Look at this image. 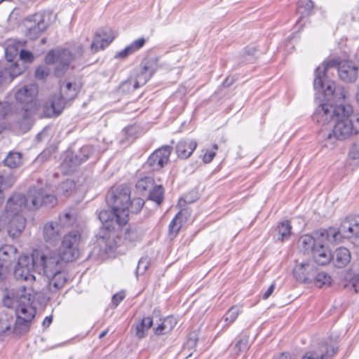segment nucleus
<instances>
[{
	"label": "nucleus",
	"instance_id": "nucleus-1",
	"mask_svg": "<svg viewBox=\"0 0 359 359\" xmlns=\"http://www.w3.org/2000/svg\"><path fill=\"white\" fill-rule=\"evenodd\" d=\"M130 198V189L127 186H119L110 191L107 196V203L110 210H103L99 212L98 217L102 224V228L97 235L100 245H104L107 253L112 252L117 247L118 230L128 222L127 207Z\"/></svg>",
	"mask_w": 359,
	"mask_h": 359
},
{
	"label": "nucleus",
	"instance_id": "nucleus-2",
	"mask_svg": "<svg viewBox=\"0 0 359 359\" xmlns=\"http://www.w3.org/2000/svg\"><path fill=\"white\" fill-rule=\"evenodd\" d=\"M336 116L335 124L327 135L326 140L334 143V140H345L359 133V114H353L350 104L337 106Z\"/></svg>",
	"mask_w": 359,
	"mask_h": 359
},
{
	"label": "nucleus",
	"instance_id": "nucleus-3",
	"mask_svg": "<svg viewBox=\"0 0 359 359\" xmlns=\"http://www.w3.org/2000/svg\"><path fill=\"white\" fill-rule=\"evenodd\" d=\"M330 67H335L341 81L346 83H353L358 79L359 62L349 59L336 58L323 62L315 69L313 81L314 89H322L325 81V72Z\"/></svg>",
	"mask_w": 359,
	"mask_h": 359
},
{
	"label": "nucleus",
	"instance_id": "nucleus-4",
	"mask_svg": "<svg viewBox=\"0 0 359 359\" xmlns=\"http://www.w3.org/2000/svg\"><path fill=\"white\" fill-rule=\"evenodd\" d=\"M30 259L34 270L39 274L43 273L47 278H50V276H53L56 271L62 269L65 262L60 258V254L46 255L38 250L33 251L31 258L24 255V264L27 265Z\"/></svg>",
	"mask_w": 359,
	"mask_h": 359
},
{
	"label": "nucleus",
	"instance_id": "nucleus-5",
	"mask_svg": "<svg viewBox=\"0 0 359 359\" xmlns=\"http://www.w3.org/2000/svg\"><path fill=\"white\" fill-rule=\"evenodd\" d=\"M321 239H327L331 243H337L340 238H359V215L346 217L341 223L338 230L330 227L321 229L318 233Z\"/></svg>",
	"mask_w": 359,
	"mask_h": 359
},
{
	"label": "nucleus",
	"instance_id": "nucleus-6",
	"mask_svg": "<svg viewBox=\"0 0 359 359\" xmlns=\"http://www.w3.org/2000/svg\"><path fill=\"white\" fill-rule=\"evenodd\" d=\"M24 281L32 283L30 287L24 285V299L27 300L29 306L25 308L24 302V332H26L29 330V325L36 313V308L32 305L40 288L39 283L36 281V277L30 273L24 275Z\"/></svg>",
	"mask_w": 359,
	"mask_h": 359
},
{
	"label": "nucleus",
	"instance_id": "nucleus-7",
	"mask_svg": "<svg viewBox=\"0 0 359 359\" xmlns=\"http://www.w3.org/2000/svg\"><path fill=\"white\" fill-rule=\"evenodd\" d=\"M22 254L11 245L0 248V281L5 278V273L12 263L15 262L13 275L17 280L22 278V266L20 263Z\"/></svg>",
	"mask_w": 359,
	"mask_h": 359
},
{
	"label": "nucleus",
	"instance_id": "nucleus-8",
	"mask_svg": "<svg viewBox=\"0 0 359 359\" xmlns=\"http://www.w3.org/2000/svg\"><path fill=\"white\" fill-rule=\"evenodd\" d=\"M53 21V15L50 11L36 13L24 19L26 35L30 39L37 38L45 32Z\"/></svg>",
	"mask_w": 359,
	"mask_h": 359
},
{
	"label": "nucleus",
	"instance_id": "nucleus-9",
	"mask_svg": "<svg viewBox=\"0 0 359 359\" xmlns=\"http://www.w3.org/2000/svg\"><path fill=\"white\" fill-rule=\"evenodd\" d=\"M94 151L93 147L90 145L82 147L77 152L67 151L60 164L62 172L65 175L73 172L80 164L90 158Z\"/></svg>",
	"mask_w": 359,
	"mask_h": 359
},
{
	"label": "nucleus",
	"instance_id": "nucleus-10",
	"mask_svg": "<svg viewBox=\"0 0 359 359\" xmlns=\"http://www.w3.org/2000/svg\"><path fill=\"white\" fill-rule=\"evenodd\" d=\"M22 289H11L6 290L5 294L2 298L4 305L15 311L16 316V323L15 324L13 330L18 334H21L22 318L21 314H22Z\"/></svg>",
	"mask_w": 359,
	"mask_h": 359
},
{
	"label": "nucleus",
	"instance_id": "nucleus-11",
	"mask_svg": "<svg viewBox=\"0 0 359 359\" xmlns=\"http://www.w3.org/2000/svg\"><path fill=\"white\" fill-rule=\"evenodd\" d=\"M73 60L74 55L69 50L57 48L50 50L46 54L44 60L46 65L57 63L54 73L57 77H61L67 72Z\"/></svg>",
	"mask_w": 359,
	"mask_h": 359
},
{
	"label": "nucleus",
	"instance_id": "nucleus-12",
	"mask_svg": "<svg viewBox=\"0 0 359 359\" xmlns=\"http://www.w3.org/2000/svg\"><path fill=\"white\" fill-rule=\"evenodd\" d=\"M57 203L55 195L46 194L43 189H30L24 195V208L36 210L41 206L54 207Z\"/></svg>",
	"mask_w": 359,
	"mask_h": 359
},
{
	"label": "nucleus",
	"instance_id": "nucleus-13",
	"mask_svg": "<svg viewBox=\"0 0 359 359\" xmlns=\"http://www.w3.org/2000/svg\"><path fill=\"white\" fill-rule=\"evenodd\" d=\"M80 240L81 234L77 230L71 231L64 236L59 254L65 262H73L78 257Z\"/></svg>",
	"mask_w": 359,
	"mask_h": 359
},
{
	"label": "nucleus",
	"instance_id": "nucleus-14",
	"mask_svg": "<svg viewBox=\"0 0 359 359\" xmlns=\"http://www.w3.org/2000/svg\"><path fill=\"white\" fill-rule=\"evenodd\" d=\"M22 197L20 194L13 195L7 201L6 212L8 216L13 217L8 227V234L13 238L19 236L21 233L22 226L20 224L15 229L13 226L15 224V217H18L22 212Z\"/></svg>",
	"mask_w": 359,
	"mask_h": 359
},
{
	"label": "nucleus",
	"instance_id": "nucleus-15",
	"mask_svg": "<svg viewBox=\"0 0 359 359\" xmlns=\"http://www.w3.org/2000/svg\"><path fill=\"white\" fill-rule=\"evenodd\" d=\"M172 147L165 145L156 149L148 157L144 168L151 171H159L168 164L172 152Z\"/></svg>",
	"mask_w": 359,
	"mask_h": 359
},
{
	"label": "nucleus",
	"instance_id": "nucleus-16",
	"mask_svg": "<svg viewBox=\"0 0 359 359\" xmlns=\"http://www.w3.org/2000/svg\"><path fill=\"white\" fill-rule=\"evenodd\" d=\"M38 92L39 87L35 83L24 86V121L35 113L39 106Z\"/></svg>",
	"mask_w": 359,
	"mask_h": 359
},
{
	"label": "nucleus",
	"instance_id": "nucleus-17",
	"mask_svg": "<svg viewBox=\"0 0 359 359\" xmlns=\"http://www.w3.org/2000/svg\"><path fill=\"white\" fill-rule=\"evenodd\" d=\"M320 230L321 229L315 232V235L317 236L319 242L314 246L311 253L316 263L319 265H325L328 264L332 259L331 251L326 245L327 243L334 244V243H331L327 239L320 238L318 233Z\"/></svg>",
	"mask_w": 359,
	"mask_h": 359
},
{
	"label": "nucleus",
	"instance_id": "nucleus-18",
	"mask_svg": "<svg viewBox=\"0 0 359 359\" xmlns=\"http://www.w3.org/2000/svg\"><path fill=\"white\" fill-rule=\"evenodd\" d=\"M158 58L156 57H144L141 62L136 76L140 82L145 84L158 69Z\"/></svg>",
	"mask_w": 359,
	"mask_h": 359
},
{
	"label": "nucleus",
	"instance_id": "nucleus-19",
	"mask_svg": "<svg viewBox=\"0 0 359 359\" xmlns=\"http://www.w3.org/2000/svg\"><path fill=\"white\" fill-rule=\"evenodd\" d=\"M316 268L314 264L311 263L297 264L293 269L294 277L299 282L311 284V280L313 279Z\"/></svg>",
	"mask_w": 359,
	"mask_h": 359
},
{
	"label": "nucleus",
	"instance_id": "nucleus-20",
	"mask_svg": "<svg viewBox=\"0 0 359 359\" xmlns=\"http://www.w3.org/2000/svg\"><path fill=\"white\" fill-rule=\"evenodd\" d=\"M334 114L336 115V107L334 108L327 103H321L316 109L312 119L314 122L324 126L330 122Z\"/></svg>",
	"mask_w": 359,
	"mask_h": 359
},
{
	"label": "nucleus",
	"instance_id": "nucleus-21",
	"mask_svg": "<svg viewBox=\"0 0 359 359\" xmlns=\"http://www.w3.org/2000/svg\"><path fill=\"white\" fill-rule=\"evenodd\" d=\"M114 39L111 31L99 30L95 33L90 45L91 50L96 53L100 50H104L113 41Z\"/></svg>",
	"mask_w": 359,
	"mask_h": 359
},
{
	"label": "nucleus",
	"instance_id": "nucleus-22",
	"mask_svg": "<svg viewBox=\"0 0 359 359\" xmlns=\"http://www.w3.org/2000/svg\"><path fill=\"white\" fill-rule=\"evenodd\" d=\"M69 101L63 99L60 95L55 97L50 103H46L43 107L44 115L47 117L57 116L60 115Z\"/></svg>",
	"mask_w": 359,
	"mask_h": 359
},
{
	"label": "nucleus",
	"instance_id": "nucleus-23",
	"mask_svg": "<svg viewBox=\"0 0 359 359\" xmlns=\"http://www.w3.org/2000/svg\"><path fill=\"white\" fill-rule=\"evenodd\" d=\"M44 240L53 244L60 240V225L56 222H48L44 224L43 229Z\"/></svg>",
	"mask_w": 359,
	"mask_h": 359
},
{
	"label": "nucleus",
	"instance_id": "nucleus-24",
	"mask_svg": "<svg viewBox=\"0 0 359 359\" xmlns=\"http://www.w3.org/2000/svg\"><path fill=\"white\" fill-rule=\"evenodd\" d=\"M144 235V229L137 225H130L126 229L124 235V242L128 245H135L140 242Z\"/></svg>",
	"mask_w": 359,
	"mask_h": 359
},
{
	"label": "nucleus",
	"instance_id": "nucleus-25",
	"mask_svg": "<svg viewBox=\"0 0 359 359\" xmlns=\"http://www.w3.org/2000/svg\"><path fill=\"white\" fill-rule=\"evenodd\" d=\"M197 147V143L194 140H182L176 145V153L182 159L188 158Z\"/></svg>",
	"mask_w": 359,
	"mask_h": 359
},
{
	"label": "nucleus",
	"instance_id": "nucleus-26",
	"mask_svg": "<svg viewBox=\"0 0 359 359\" xmlns=\"http://www.w3.org/2000/svg\"><path fill=\"white\" fill-rule=\"evenodd\" d=\"M21 74V69L16 62L11 63L9 67H4L0 62V85L4 82L12 81Z\"/></svg>",
	"mask_w": 359,
	"mask_h": 359
},
{
	"label": "nucleus",
	"instance_id": "nucleus-27",
	"mask_svg": "<svg viewBox=\"0 0 359 359\" xmlns=\"http://www.w3.org/2000/svg\"><path fill=\"white\" fill-rule=\"evenodd\" d=\"M337 351V348L325 346L317 351L306 353L302 359H331Z\"/></svg>",
	"mask_w": 359,
	"mask_h": 359
},
{
	"label": "nucleus",
	"instance_id": "nucleus-28",
	"mask_svg": "<svg viewBox=\"0 0 359 359\" xmlns=\"http://www.w3.org/2000/svg\"><path fill=\"white\" fill-rule=\"evenodd\" d=\"M332 258L336 267L343 268L350 262L351 252L347 248L341 247L335 250Z\"/></svg>",
	"mask_w": 359,
	"mask_h": 359
},
{
	"label": "nucleus",
	"instance_id": "nucleus-29",
	"mask_svg": "<svg viewBox=\"0 0 359 359\" xmlns=\"http://www.w3.org/2000/svg\"><path fill=\"white\" fill-rule=\"evenodd\" d=\"M292 233L290 222L285 220L278 224L273 232V238L277 241L283 242L290 238Z\"/></svg>",
	"mask_w": 359,
	"mask_h": 359
},
{
	"label": "nucleus",
	"instance_id": "nucleus-30",
	"mask_svg": "<svg viewBox=\"0 0 359 359\" xmlns=\"http://www.w3.org/2000/svg\"><path fill=\"white\" fill-rule=\"evenodd\" d=\"M80 87L76 82L64 81L60 85V95L63 99L71 101L77 96Z\"/></svg>",
	"mask_w": 359,
	"mask_h": 359
},
{
	"label": "nucleus",
	"instance_id": "nucleus-31",
	"mask_svg": "<svg viewBox=\"0 0 359 359\" xmlns=\"http://www.w3.org/2000/svg\"><path fill=\"white\" fill-rule=\"evenodd\" d=\"M144 38H140L133 41L130 45L127 46L124 49L117 52L114 56L116 59H126L129 55L133 54L145 44Z\"/></svg>",
	"mask_w": 359,
	"mask_h": 359
},
{
	"label": "nucleus",
	"instance_id": "nucleus-32",
	"mask_svg": "<svg viewBox=\"0 0 359 359\" xmlns=\"http://www.w3.org/2000/svg\"><path fill=\"white\" fill-rule=\"evenodd\" d=\"M5 56L8 62L18 57L22 60V43L20 41L9 43L5 48Z\"/></svg>",
	"mask_w": 359,
	"mask_h": 359
},
{
	"label": "nucleus",
	"instance_id": "nucleus-33",
	"mask_svg": "<svg viewBox=\"0 0 359 359\" xmlns=\"http://www.w3.org/2000/svg\"><path fill=\"white\" fill-rule=\"evenodd\" d=\"M53 276H50L49 280L50 289L53 292H56L61 289L66 283L67 278L65 271L61 270L56 271Z\"/></svg>",
	"mask_w": 359,
	"mask_h": 359
},
{
	"label": "nucleus",
	"instance_id": "nucleus-34",
	"mask_svg": "<svg viewBox=\"0 0 359 359\" xmlns=\"http://www.w3.org/2000/svg\"><path fill=\"white\" fill-rule=\"evenodd\" d=\"M153 325V318L150 316L144 317L135 325V336L142 339L147 335L148 330Z\"/></svg>",
	"mask_w": 359,
	"mask_h": 359
},
{
	"label": "nucleus",
	"instance_id": "nucleus-35",
	"mask_svg": "<svg viewBox=\"0 0 359 359\" xmlns=\"http://www.w3.org/2000/svg\"><path fill=\"white\" fill-rule=\"evenodd\" d=\"M313 275V279L311 280V283L313 284L316 287L321 288L331 285L332 278L327 273L318 271L316 268Z\"/></svg>",
	"mask_w": 359,
	"mask_h": 359
},
{
	"label": "nucleus",
	"instance_id": "nucleus-36",
	"mask_svg": "<svg viewBox=\"0 0 359 359\" xmlns=\"http://www.w3.org/2000/svg\"><path fill=\"white\" fill-rule=\"evenodd\" d=\"M313 6V2L311 0H299L297 4V11L300 15L299 20L311 15Z\"/></svg>",
	"mask_w": 359,
	"mask_h": 359
},
{
	"label": "nucleus",
	"instance_id": "nucleus-37",
	"mask_svg": "<svg viewBox=\"0 0 359 359\" xmlns=\"http://www.w3.org/2000/svg\"><path fill=\"white\" fill-rule=\"evenodd\" d=\"M140 79L137 76H135V79L129 78L121 83L119 89L121 91L125 93L133 92L140 86L144 85V83L140 82Z\"/></svg>",
	"mask_w": 359,
	"mask_h": 359
},
{
	"label": "nucleus",
	"instance_id": "nucleus-38",
	"mask_svg": "<svg viewBox=\"0 0 359 359\" xmlns=\"http://www.w3.org/2000/svg\"><path fill=\"white\" fill-rule=\"evenodd\" d=\"M164 192L165 190L162 185H154L149 193L148 199L160 205L164 200Z\"/></svg>",
	"mask_w": 359,
	"mask_h": 359
},
{
	"label": "nucleus",
	"instance_id": "nucleus-39",
	"mask_svg": "<svg viewBox=\"0 0 359 359\" xmlns=\"http://www.w3.org/2000/svg\"><path fill=\"white\" fill-rule=\"evenodd\" d=\"M314 237L308 234L304 235L299 238V242L305 252L313 250L314 246L317 245L319 240L314 234Z\"/></svg>",
	"mask_w": 359,
	"mask_h": 359
},
{
	"label": "nucleus",
	"instance_id": "nucleus-40",
	"mask_svg": "<svg viewBox=\"0 0 359 359\" xmlns=\"http://www.w3.org/2000/svg\"><path fill=\"white\" fill-rule=\"evenodd\" d=\"M335 83L327 79L325 74V81L323 82V88L322 89H315L319 92H323L325 97L337 96L338 91L337 90Z\"/></svg>",
	"mask_w": 359,
	"mask_h": 359
},
{
	"label": "nucleus",
	"instance_id": "nucleus-41",
	"mask_svg": "<svg viewBox=\"0 0 359 359\" xmlns=\"http://www.w3.org/2000/svg\"><path fill=\"white\" fill-rule=\"evenodd\" d=\"M241 312V309L237 306H231L224 314L222 319L226 324L224 327H228L231 325L238 318L239 313Z\"/></svg>",
	"mask_w": 359,
	"mask_h": 359
},
{
	"label": "nucleus",
	"instance_id": "nucleus-42",
	"mask_svg": "<svg viewBox=\"0 0 359 359\" xmlns=\"http://www.w3.org/2000/svg\"><path fill=\"white\" fill-rule=\"evenodd\" d=\"M76 188V184L74 180H67L58 187L57 192L65 197H68L72 194Z\"/></svg>",
	"mask_w": 359,
	"mask_h": 359
},
{
	"label": "nucleus",
	"instance_id": "nucleus-43",
	"mask_svg": "<svg viewBox=\"0 0 359 359\" xmlns=\"http://www.w3.org/2000/svg\"><path fill=\"white\" fill-rule=\"evenodd\" d=\"M144 205V201L141 198H130L128 206L127 207V219H128V215L138 214L142 209Z\"/></svg>",
	"mask_w": 359,
	"mask_h": 359
},
{
	"label": "nucleus",
	"instance_id": "nucleus-44",
	"mask_svg": "<svg viewBox=\"0 0 359 359\" xmlns=\"http://www.w3.org/2000/svg\"><path fill=\"white\" fill-rule=\"evenodd\" d=\"M11 323L8 314L0 313V339L11 330Z\"/></svg>",
	"mask_w": 359,
	"mask_h": 359
},
{
	"label": "nucleus",
	"instance_id": "nucleus-45",
	"mask_svg": "<svg viewBox=\"0 0 359 359\" xmlns=\"http://www.w3.org/2000/svg\"><path fill=\"white\" fill-rule=\"evenodd\" d=\"M21 162V154L19 152H11L4 160V163L9 168H15Z\"/></svg>",
	"mask_w": 359,
	"mask_h": 359
},
{
	"label": "nucleus",
	"instance_id": "nucleus-46",
	"mask_svg": "<svg viewBox=\"0 0 359 359\" xmlns=\"http://www.w3.org/2000/svg\"><path fill=\"white\" fill-rule=\"evenodd\" d=\"M154 180L151 177H144L140 178L136 183V188L140 191H145L154 187Z\"/></svg>",
	"mask_w": 359,
	"mask_h": 359
},
{
	"label": "nucleus",
	"instance_id": "nucleus-47",
	"mask_svg": "<svg viewBox=\"0 0 359 359\" xmlns=\"http://www.w3.org/2000/svg\"><path fill=\"white\" fill-rule=\"evenodd\" d=\"M138 127L136 125H130L126 127L122 133L126 136L128 141H133L137 137Z\"/></svg>",
	"mask_w": 359,
	"mask_h": 359
},
{
	"label": "nucleus",
	"instance_id": "nucleus-48",
	"mask_svg": "<svg viewBox=\"0 0 359 359\" xmlns=\"http://www.w3.org/2000/svg\"><path fill=\"white\" fill-rule=\"evenodd\" d=\"M198 341V334L196 331L191 332L187 337V340L185 344V347L189 350H196V346Z\"/></svg>",
	"mask_w": 359,
	"mask_h": 359
},
{
	"label": "nucleus",
	"instance_id": "nucleus-49",
	"mask_svg": "<svg viewBox=\"0 0 359 359\" xmlns=\"http://www.w3.org/2000/svg\"><path fill=\"white\" fill-rule=\"evenodd\" d=\"M150 264L149 259L147 257H142L137 264L136 274L137 276L144 274Z\"/></svg>",
	"mask_w": 359,
	"mask_h": 359
},
{
	"label": "nucleus",
	"instance_id": "nucleus-50",
	"mask_svg": "<svg viewBox=\"0 0 359 359\" xmlns=\"http://www.w3.org/2000/svg\"><path fill=\"white\" fill-rule=\"evenodd\" d=\"M50 74V69L45 65L39 66L34 72V76L38 80L46 79Z\"/></svg>",
	"mask_w": 359,
	"mask_h": 359
},
{
	"label": "nucleus",
	"instance_id": "nucleus-51",
	"mask_svg": "<svg viewBox=\"0 0 359 359\" xmlns=\"http://www.w3.org/2000/svg\"><path fill=\"white\" fill-rule=\"evenodd\" d=\"M180 214V212L177 213L169 224V234L172 236H176L182 227V225L177 222V219Z\"/></svg>",
	"mask_w": 359,
	"mask_h": 359
},
{
	"label": "nucleus",
	"instance_id": "nucleus-52",
	"mask_svg": "<svg viewBox=\"0 0 359 359\" xmlns=\"http://www.w3.org/2000/svg\"><path fill=\"white\" fill-rule=\"evenodd\" d=\"M11 108L8 102L0 101V119H3L11 112Z\"/></svg>",
	"mask_w": 359,
	"mask_h": 359
},
{
	"label": "nucleus",
	"instance_id": "nucleus-53",
	"mask_svg": "<svg viewBox=\"0 0 359 359\" xmlns=\"http://www.w3.org/2000/svg\"><path fill=\"white\" fill-rule=\"evenodd\" d=\"M125 297H126V294L123 291H121L119 292L114 294L112 296V299H111L112 304L115 306H117L124 299Z\"/></svg>",
	"mask_w": 359,
	"mask_h": 359
},
{
	"label": "nucleus",
	"instance_id": "nucleus-54",
	"mask_svg": "<svg viewBox=\"0 0 359 359\" xmlns=\"http://www.w3.org/2000/svg\"><path fill=\"white\" fill-rule=\"evenodd\" d=\"M154 332L157 336L166 334L169 333V332L167 331V327H166V325H165L164 321H163L156 327L154 328Z\"/></svg>",
	"mask_w": 359,
	"mask_h": 359
},
{
	"label": "nucleus",
	"instance_id": "nucleus-55",
	"mask_svg": "<svg viewBox=\"0 0 359 359\" xmlns=\"http://www.w3.org/2000/svg\"><path fill=\"white\" fill-rule=\"evenodd\" d=\"M349 156L352 159L359 158V142L354 143L349 151Z\"/></svg>",
	"mask_w": 359,
	"mask_h": 359
},
{
	"label": "nucleus",
	"instance_id": "nucleus-56",
	"mask_svg": "<svg viewBox=\"0 0 359 359\" xmlns=\"http://www.w3.org/2000/svg\"><path fill=\"white\" fill-rule=\"evenodd\" d=\"M216 155L215 151L207 150L203 156L202 160L205 163H210L212 162Z\"/></svg>",
	"mask_w": 359,
	"mask_h": 359
},
{
	"label": "nucleus",
	"instance_id": "nucleus-57",
	"mask_svg": "<svg viewBox=\"0 0 359 359\" xmlns=\"http://www.w3.org/2000/svg\"><path fill=\"white\" fill-rule=\"evenodd\" d=\"M163 321L166 325L167 331L169 332L172 330L177 324L176 320L174 318L170 316L165 318Z\"/></svg>",
	"mask_w": 359,
	"mask_h": 359
},
{
	"label": "nucleus",
	"instance_id": "nucleus-58",
	"mask_svg": "<svg viewBox=\"0 0 359 359\" xmlns=\"http://www.w3.org/2000/svg\"><path fill=\"white\" fill-rule=\"evenodd\" d=\"M337 90L338 91V95L333 96L334 99L337 101L344 100L347 96V91L342 86H337Z\"/></svg>",
	"mask_w": 359,
	"mask_h": 359
},
{
	"label": "nucleus",
	"instance_id": "nucleus-59",
	"mask_svg": "<svg viewBox=\"0 0 359 359\" xmlns=\"http://www.w3.org/2000/svg\"><path fill=\"white\" fill-rule=\"evenodd\" d=\"M22 11L20 8H14L9 15V20L12 21H20Z\"/></svg>",
	"mask_w": 359,
	"mask_h": 359
},
{
	"label": "nucleus",
	"instance_id": "nucleus-60",
	"mask_svg": "<svg viewBox=\"0 0 359 359\" xmlns=\"http://www.w3.org/2000/svg\"><path fill=\"white\" fill-rule=\"evenodd\" d=\"M73 218V215L70 212H65L62 215L60 216V220L64 224H70L72 222V219Z\"/></svg>",
	"mask_w": 359,
	"mask_h": 359
},
{
	"label": "nucleus",
	"instance_id": "nucleus-61",
	"mask_svg": "<svg viewBox=\"0 0 359 359\" xmlns=\"http://www.w3.org/2000/svg\"><path fill=\"white\" fill-rule=\"evenodd\" d=\"M275 287H276V283H273L268 287V289L264 292V294L262 295V299H267L272 294V293L273 292V291L275 290Z\"/></svg>",
	"mask_w": 359,
	"mask_h": 359
},
{
	"label": "nucleus",
	"instance_id": "nucleus-62",
	"mask_svg": "<svg viewBox=\"0 0 359 359\" xmlns=\"http://www.w3.org/2000/svg\"><path fill=\"white\" fill-rule=\"evenodd\" d=\"M248 346V339H241L236 344V347L239 351L245 350Z\"/></svg>",
	"mask_w": 359,
	"mask_h": 359
},
{
	"label": "nucleus",
	"instance_id": "nucleus-63",
	"mask_svg": "<svg viewBox=\"0 0 359 359\" xmlns=\"http://www.w3.org/2000/svg\"><path fill=\"white\" fill-rule=\"evenodd\" d=\"M34 60V56L29 50H24V62H32Z\"/></svg>",
	"mask_w": 359,
	"mask_h": 359
},
{
	"label": "nucleus",
	"instance_id": "nucleus-64",
	"mask_svg": "<svg viewBox=\"0 0 359 359\" xmlns=\"http://www.w3.org/2000/svg\"><path fill=\"white\" fill-rule=\"evenodd\" d=\"M235 82V79L232 76H227L222 82V86L224 88H228Z\"/></svg>",
	"mask_w": 359,
	"mask_h": 359
}]
</instances>
